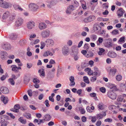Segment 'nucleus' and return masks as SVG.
<instances>
[{"label": "nucleus", "mask_w": 126, "mask_h": 126, "mask_svg": "<svg viewBox=\"0 0 126 126\" xmlns=\"http://www.w3.org/2000/svg\"><path fill=\"white\" fill-rule=\"evenodd\" d=\"M2 47L6 50H8L11 48V47L10 44L8 43H3L1 45Z\"/></svg>", "instance_id": "obj_7"}, {"label": "nucleus", "mask_w": 126, "mask_h": 126, "mask_svg": "<svg viewBox=\"0 0 126 126\" xmlns=\"http://www.w3.org/2000/svg\"><path fill=\"white\" fill-rule=\"evenodd\" d=\"M24 116L27 118H30L31 117V115L29 113H25L24 115Z\"/></svg>", "instance_id": "obj_48"}, {"label": "nucleus", "mask_w": 126, "mask_h": 126, "mask_svg": "<svg viewBox=\"0 0 126 126\" xmlns=\"http://www.w3.org/2000/svg\"><path fill=\"white\" fill-rule=\"evenodd\" d=\"M116 69L114 68H112L110 70V72L111 74L113 75H114L115 74Z\"/></svg>", "instance_id": "obj_33"}, {"label": "nucleus", "mask_w": 126, "mask_h": 126, "mask_svg": "<svg viewBox=\"0 0 126 126\" xmlns=\"http://www.w3.org/2000/svg\"><path fill=\"white\" fill-rule=\"evenodd\" d=\"M33 82L35 83H39V80L36 78H34L33 79Z\"/></svg>", "instance_id": "obj_45"}, {"label": "nucleus", "mask_w": 126, "mask_h": 126, "mask_svg": "<svg viewBox=\"0 0 126 126\" xmlns=\"http://www.w3.org/2000/svg\"><path fill=\"white\" fill-rule=\"evenodd\" d=\"M51 116L49 114H46L44 116V120H45L47 121H49L51 118Z\"/></svg>", "instance_id": "obj_28"}, {"label": "nucleus", "mask_w": 126, "mask_h": 126, "mask_svg": "<svg viewBox=\"0 0 126 126\" xmlns=\"http://www.w3.org/2000/svg\"><path fill=\"white\" fill-rule=\"evenodd\" d=\"M101 28L99 27L98 24L96 23L93 26V30L95 31H96L99 30L101 29Z\"/></svg>", "instance_id": "obj_21"}, {"label": "nucleus", "mask_w": 126, "mask_h": 126, "mask_svg": "<svg viewBox=\"0 0 126 126\" xmlns=\"http://www.w3.org/2000/svg\"><path fill=\"white\" fill-rule=\"evenodd\" d=\"M23 22V20L21 18H19L16 22L15 25L17 26H19L21 25Z\"/></svg>", "instance_id": "obj_13"}, {"label": "nucleus", "mask_w": 126, "mask_h": 126, "mask_svg": "<svg viewBox=\"0 0 126 126\" xmlns=\"http://www.w3.org/2000/svg\"><path fill=\"white\" fill-rule=\"evenodd\" d=\"M69 51V49L66 45L64 46L62 48V52L64 56L68 55Z\"/></svg>", "instance_id": "obj_3"}, {"label": "nucleus", "mask_w": 126, "mask_h": 126, "mask_svg": "<svg viewBox=\"0 0 126 126\" xmlns=\"http://www.w3.org/2000/svg\"><path fill=\"white\" fill-rule=\"evenodd\" d=\"M100 90L102 93H104L106 91V89L104 87H102L100 88Z\"/></svg>", "instance_id": "obj_49"}, {"label": "nucleus", "mask_w": 126, "mask_h": 126, "mask_svg": "<svg viewBox=\"0 0 126 126\" xmlns=\"http://www.w3.org/2000/svg\"><path fill=\"white\" fill-rule=\"evenodd\" d=\"M20 43L21 45L23 46L26 43V41L25 39H22L20 41Z\"/></svg>", "instance_id": "obj_43"}, {"label": "nucleus", "mask_w": 126, "mask_h": 126, "mask_svg": "<svg viewBox=\"0 0 126 126\" xmlns=\"http://www.w3.org/2000/svg\"><path fill=\"white\" fill-rule=\"evenodd\" d=\"M108 56L110 57L114 58L117 56L116 53L113 52H109L108 54Z\"/></svg>", "instance_id": "obj_17"}, {"label": "nucleus", "mask_w": 126, "mask_h": 126, "mask_svg": "<svg viewBox=\"0 0 126 126\" xmlns=\"http://www.w3.org/2000/svg\"><path fill=\"white\" fill-rule=\"evenodd\" d=\"M14 80L12 79H11L9 78L8 79V81L12 85H14L15 84V82L14 81Z\"/></svg>", "instance_id": "obj_39"}, {"label": "nucleus", "mask_w": 126, "mask_h": 126, "mask_svg": "<svg viewBox=\"0 0 126 126\" xmlns=\"http://www.w3.org/2000/svg\"><path fill=\"white\" fill-rule=\"evenodd\" d=\"M17 37V34L14 33H12L10 36V38L12 40H15L16 39Z\"/></svg>", "instance_id": "obj_24"}, {"label": "nucleus", "mask_w": 126, "mask_h": 126, "mask_svg": "<svg viewBox=\"0 0 126 126\" xmlns=\"http://www.w3.org/2000/svg\"><path fill=\"white\" fill-rule=\"evenodd\" d=\"M108 42L107 43L105 44V46L107 47H112V43L111 40L109 39L108 40Z\"/></svg>", "instance_id": "obj_25"}, {"label": "nucleus", "mask_w": 126, "mask_h": 126, "mask_svg": "<svg viewBox=\"0 0 126 126\" xmlns=\"http://www.w3.org/2000/svg\"><path fill=\"white\" fill-rule=\"evenodd\" d=\"M96 80V77H91V78L90 80L92 82H94Z\"/></svg>", "instance_id": "obj_59"}, {"label": "nucleus", "mask_w": 126, "mask_h": 126, "mask_svg": "<svg viewBox=\"0 0 126 126\" xmlns=\"http://www.w3.org/2000/svg\"><path fill=\"white\" fill-rule=\"evenodd\" d=\"M50 34V32L48 30L43 31L41 32V36L43 38H46L48 37Z\"/></svg>", "instance_id": "obj_1"}, {"label": "nucleus", "mask_w": 126, "mask_h": 126, "mask_svg": "<svg viewBox=\"0 0 126 126\" xmlns=\"http://www.w3.org/2000/svg\"><path fill=\"white\" fill-rule=\"evenodd\" d=\"M98 108L100 110H102L103 109V105L102 104H99L98 105Z\"/></svg>", "instance_id": "obj_50"}, {"label": "nucleus", "mask_w": 126, "mask_h": 126, "mask_svg": "<svg viewBox=\"0 0 126 126\" xmlns=\"http://www.w3.org/2000/svg\"><path fill=\"white\" fill-rule=\"evenodd\" d=\"M90 22L92 21L95 19V17L94 16H90L88 17Z\"/></svg>", "instance_id": "obj_34"}, {"label": "nucleus", "mask_w": 126, "mask_h": 126, "mask_svg": "<svg viewBox=\"0 0 126 126\" xmlns=\"http://www.w3.org/2000/svg\"><path fill=\"white\" fill-rule=\"evenodd\" d=\"M8 116L6 115H3L0 116V122L2 123L5 120L8 119Z\"/></svg>", "instance_id": "obj_18"}, {"label": "nucleus", "mask_w": 126, "mask_h": 126, "mask_svg": "<svg viewBox=\"0 0 126 126\" xmlns=\"http://www.w3.org/2000/svg\"><path fill=\"white\" fill-rule=\"evenodd\" d=\"M118 16H121L123 15L124 11L121 8H120L118 11Z\"/></svg>", "instance_id": "obj_23"}, {"label": "nucleus", "mask_w": 126, "mask_h": 126, "mask_svg": "<svg viewBox=\"0 0 126 126\" xmlns=\"http://www.w3.org/2000/svg\"><path fill=\"white\" fill-rule=\"evenodd\" d=\"M91 38L93 41H95L97 39V37L96 35L93 34L91 36Z\"/></svg>", "instance_id": "obj_47"}, {"label": "nucleus", "mask_w": 126, "mask_h": 126, "mask_svg": "<svg viewBox=\"0 0 126 126\" xmlns=\"http://www.w3.org/2000/svg\"><path fill=\"white\" fill-rule=\"evenodd\" d=\"M38 72L40 73V76H45V72L44 69H41L39 70Z\"/></svg>", "instance_id": "obj_29"}, {"label": "nucleus", "mask_w": 126, "mask_h": 126, "mask_svg": "<svg viewBox=\"0 0 126 126\" xmlns=\"http://www.w3.org/2000/svg\"><path fill=\"white\" fill-rule=\"evenodd\" d=\"M83 42L82 41H80L78 44V47H80L82 46Z\"/></svg>", "instance_id": "obj_61"}, {"label": "nucleus", "mask_w": 126, "mask_h": 126, "mask_svg": "<svg viewBox=\"0 0 126 126\" xmlns=\"http://www.w3.org/2000/svg\"><path fill=\"white\" fill-rule=\"evenodd\" d=\"M57 2V0H53L50 2V3L51 6H53L55 5Z\"/></svg>", "instance_id": "obj_36"}, {"label": "nucleus", "mask_w": 126, "mask_h": 126, "mask_svg": "<svg viewBox=\"0 0 126 126\" xmlns=\"http://www.w3.org/2000/svg\"><path fill=\"white\" fill-rule=\"evenodd\" d=\"M101 124V122L100 121H97L96 124V125L97 126H100Z\"/></svg>", "instance_id": "obj_58"}, {"label": "nucleus", "mask_w": 126, "mask_h": 126, "mask_svg": "<svg viewBox=\"0 0 126 126\" xmlns=\"http://www.w3.org/2000/svg\"><path fill=\"white\" fill-rule=\"evenodd\" d=\"M112 120L110 118H107L104 120L105 122H112Z\"/></svg>", "instance_id": "obj_51"}, {"label": "nucleus", "mask_w": 126, "mask_h": 126, "mask_svg": "<svg viewBox=\"0 0 126 126\" xmlns=\"http://www.w3.org/2000/svg\"><path fill=\"white\" fill-rule=\"evenodd\" d=\"M89 44H85L84 48V49L87 50L89 48V47L88 46Z\"/></svg>", "instance_id": "obj_52"}, {"label": "nucleus", "mask_w": 126, "mask_h": 126, "mask_svg": "<svg viewBox=\"0 0 126 126\" xmlns=\"http://www.w3.org/2000/svg\"><path fill=\"white\" fill-rule=\"evenodd\" d=\"M45 105L47 107H49V101L47 100H46L45 101Z\"/></svg>", "instance_id": "obj_62"}, {"label": "nucleus", "mask_w": 126, "mask_h": 126, "mask_svg": "<svg viewBox=\"0 0 126 126\" xmlns=\"http://www.w3.org/2000/svg\"><path fill=\"white\" fill-rule=\"evenodd\" d=\"M74 7L72 5H70L67 8L66 11V13L67 14H70L72 11L74 9Z\"/></svg>", "instance_id": "obj_9"}, {"label": "nucleus", "mask_w": 126, "mask_h": 126, "mask_svg": "<svg viewBox=\"0 0 126 126\" xmlns=\"http://www.w3.org/2000/svg\"><path fill=\"white\" fill-rule=\"evenodd\" d=\"M1 101H2L4 104H6L8 102V98L1 96L0 97Z\"/></svg>", "instance_id": "obj_20"}, {"label": "nucleus", "mask_w": 126, "mask_h": 126, "mask_svg": "<svg viewBox=\"0 0 126 126\" xmlns=\"http://www.w3.org/2000/svg\"><path fill=\"white\" fill-rule=\"evenodd\" d=\"M107 95L109 98L113 100H115L117 97L115 93L112 91H109L107 93Z\"/></svg>", "instance_id": "obj_2"}, {"label": "nucleus", "mask_w": 126, "mask_h": 126, "mask_svg": "<svg viewBox=\"0 0 126 126\" xmlns=\"http://www.w3.org/2000/svg\"><path fill=\"white\" fill-rule=\"evenodd\" d=\"M125 39V37H121L119 39V40L118 41V42H124V39Z\"/></svg>", "instance_id": "obj_54"}, {"label": "nucleus", "mask_w": 126, "mask_h": 126, "mask_svg": "<svg viewBox=\"0 0 126 126\" xmlns=\"http://www.w3.org/2000/svg\"><path fill=\"white\" fill-rule=\"evenodd\" d=\"M84 81L87 83H89V81L88 77L86 76H84L83 77Z\"/></svg>", "instance_id": "obj_42"}, {"label": "nucleus", "mask_w": 126, "mask_h": 126, "mask_svg": "<svg viewBox=\"0 0 126 126\" xmlns=\"http://www.w3.org/2000/svg\"><path fill=\"white\" fill-rule=\"evenodd\" d=\"M39 29L41 30L45 29L47 27V25L44 23L41 22L39 23L38 25Z\"/></svg>", "instance_id": "obj_11"}, {"label": "nucleus", "mask_w": 126, "mask_h": 126, "mask_svg": "<svg viewBox=\"0 0 126 126\" xmlns=\"http://www.w3.org/2000/svg\"><path fill=\"white\" fill-rule=\"evenodd\" d=\"M96 118L98 120H100L103 118L102 115L100 114H98L96 115Z\"/></svg>", "instance_id": "obj_40"}, {"label": "nucleus", "mask_w": 126, "mask_h": 126, "mask_svg": "<svg viewBox=\"0 0 126 126\" xmlns=\"http://www.w3.org/2000/svg\"><path fill=\"white\" fill-rule=\"evenodd\" d=\"M28 94L30 96H31L32 95V91L31 90H30L28 91Z\"/></svg>", "instance_id": "obj_56"}, {"label": "nucleus", "mask_w": 126, "mask_h": 126, "mask_svg": "<svg viewBox=\"0 0 126 126\" xmlns=\"http://www.w3.org/2000/svg\"><path fill=\"white\" fill-rule=\"evenodd\" d=\"M93 75L96 76L97 77L99 76L100 75V72H93Z\"/></svg>", "instance_id": "obj_46"}, {"label": "nucleus", "mask_w": 126, "mask_h": 126, "mask_svg": "<svg viewBox=\"0 0 126 126\" xmlns=\"http://www.w3.org/2000/svg\"><path fill=\"white\" fill-rule=\"evenodd\" d=\"M54 73L50 71L47 75V78L48 80L54 77Z\"/></svg>", "instance_id": "obj_15"}, {"label": "nucleus", "mask_w": 126, "mask_h": 126, "mask_svg": "<svg viewBox=\"0 0 126 126\" xmlns=\"http://www.w3.org/2000/svg\"><path fill=\"white\" fill-rule=\"evenodd\" d=\"M83 21L85 23H87L90 22L88 17L84 18L83 20Z\"/></svg>", "instance_id": "obj_64"}, {"label": "nucleus", "mask_w": 126, "mask_h": 126, "mask_svg": "<svg viewBox=\"0 0 126 126\" xmlns=\"http://www.w3.org/2000/svg\"><path fill=\"white\" fill-rule=\"evenodd\" d=\"M35 24V23L33 21H30L27 23V27L29 29H32L34 27Z\"/></svg>", "instance_id": "obj_5"}, {"label": "nucleus", "mask_w": 126, "mask_h": 126, "mask_svg": "<svg viewBox=\"0 0 126 126\" xmlns=\"http://www.w3.org/2000/svg\"><path fill=\"white\" fill-rule=\"evenodd\" d=\"M20 108L19 105L16 104L14 106V109H12L11 110L15 112H19L18 110Z\"/></svg>", "instance_id": "obj_10"}, {"label": "nucleus", "mask_w": 126, "mask_h": 126, "mask_svg": "<svg viewBox=\"0 0 126 126\" xmlns=\"http://www.w3.org/2000/svg\"><path fill=\"white\" fill-rule=\"evenodd\" d=\"M3 0H0V6L4 8H8L9 6L8 3L5 2H4Z\"/></svg>", "instance_id": "obj_4"}, {"label": "nucleus", "mask_w": 126, "mask_h": 126, "mask_svg": "<svg viewBox=\"0 0 126 126\" xmlns=\"http://www.w3.org/2000/svg\"><path fill=\"white\" fill-rule=\"evenodd\" d=\"M78 51L77 49H75L74 50H73L72 52V55L73 56L74 59L75 61L79 59V57L78 55Z\"/></svg>", "instance_id": "obj_6"}, {"label": "nucleus", "mask_w": 126, "mask_h": 126, "mask_svg": "<svg viewBox=\"0 0 126 126\" xmlns=\"http://www.w3.org/2000/svg\"><path fill=\"white\" fill-rule=\"evenodd\" d=\"M96 118L95 116H93L92 117L91 121L93 122H95L96 120Z\"/></svg>", "instance_id": "obj_55"}, {"label": "nucleus", "mask_w": 126, "mask_h": 126, "mask_svg": "<svg viewBox=\"0 0 126 126\" xmlns=\"http://www.w3.org/2000/svg\"><path fill=\"white\" fill-rule=\"evenodd\" d=\"M86 109L87 111L88 112H92V111L91 109V107H86Z\"/></svg>", "instance_id": "obj_53"}, {"label": "nucleus", "mask_w": 126, "mask_h": 126, "mask_svg": "<svg viewBox=\"0 0 126 126\" xmlns=\"http://www.w3.org/2000/svg\"><path fill=\"white\" fill-rule=\"evenodd\" d=\"M94 55V54L92 51H90L85 56L87 58H90L92 57Z\"/></svg>", "instance_id": "obj_32"}, {"label": "nucleus", "mask_w": 126, "mask_h": 126, "mask_svg": "<svg viewBox=\"0 0 126 126\" xmlns=\"http://www.w3.org/2000/svg\"><path fill=\"white\" fill-rule=\"evenodd\" d=\"M82 92V90L81 89H79L78 90V91H77V93L79 95H80L81 94Z\"/></svg>", "instance_id": "obj_60"}, {"label": "nucleus", "mask_w": 126, "mask_h": 126, "mask_svg": "<svg viewBox=\"0 0 126 126\" xmlns=\"http://www.w3.org/2000/svg\"><path fill=\"white\" fill-rule=\"evenodd\" d=\"M112 34L113 35H116L119 34V31L118 30L115 29L113 31L111 32Z\"/></svg>", "instance_id": "obj_38"}, {"label": "nucleus", "mask_w": 126, "mask_h": 126, "mask_svg": "<svg viewBox=\"0 0 126 126\" xmlns=\"http://www.w3.org/2000/svg\"><path fill=\"white\" fill-rule=\"evenodd\" d=\"M117 80L118 81H120L122 79V76L120 75H118L116 77Z\"/></svg>", "instance_id": "obj_37"}, {"label": "nucleus", "mask_w": 126, "mask_h": 126, "mask_svg": "<svg viewBox=\"0 0 126 126\" xmlns=\"http://www.w3.org/2000/svg\"><path fill=\"white\" fill-rule=\"evenodd\" d=\"M8 123V122L6 120H5L1 123V126H6Z\"/></svg>", "instance_id": "obj_35"}, {"label": "nucleus", "mask_w": 126, "mask_h": 126, "mask_svg": "<svg viewBox=\"0 0 126 126\" xmlns=\"http://www.w3.org/2000/svg\"><path fill=\"white\" fill-rule=\"evenodd\" d=\"M12 70L15 72H19V70L21 68L20 67H17L16 65H12L11 66Z\"/></svg>", "instance_id": "obj_8"}, {"label": "nucleus", "mask_w": 126, "mask_h": 126, "mask_svg": "<svg viewBox=\"0 0 126 126\" xmlns=\"http://www.w3.org/2000/svg\"><path fill=\"white\" fill-rule=\"evenodd\" d=\"M81 113L82 114H84L85 113V111L83 108H81L80 109Z\"/></svg>", "instance_id": "obj_57"}, {"label": "nucleus", "mask_w": 126, "mask_h": 126, "mask_svg": "<svg viewBox=\"0 0 126 126\" xmlns=\"http://www.w3.org/2000/svg\"><path fill=\"white\" fill-rule=\"evenodd\" d=\"M45 43L43 42H41V43L40 48L41 49H43L45 47Z\"/></svg>", "instance_id": "obj_44"}, {"label": "nucleus", "mask_w": 126, "mask_h": 126, "mask_svg": "<svg viewBox=\"0 0 126 126\" xmlns=\"http://www.w3.org/2000/svg\"><path fill=\"white\" fill-rule=\"evenodd\" d=\"M18 120L20 121L21 123L25 124L26 123V120H24L23 119L22 117H20L19 119Z\"/></svg>", "instance_id": "obj_41"}, {"label": "nucleus", "mask_w": 126, "mask_h": 126, "mask_svg": "<svg viewBox=\"0 0 126 126\" xmlns=\"http://www.w3.org/2000/svg\"><path fill=\"white\" fill-rule=\"evenodd\" d=\"M45 42L47 45L49 46H52L54 44V41L51 39H47L46 40Z\"/></svg>", "instance_id": "obj_12"}, {"label": "nucleus", "mask_w": 126, "mask_h": 126, "mask_svg": "<svg viewBox=\"0 0 126 126\" xmlns=\"http://www.w3.org/2000/svg\"><path fill=\"white\" fill-rule=\"evenodd\" d=\"M8 56V54L5 51L2 52V55L1 56V58L3 60L6 59Z\"/></svg>", "instance_id": "obj_27"}, {"label": "nucleus", "mask_w": 126, "mask_h": 126, "mask_svg": "<svg viewBox=\"0 0 126 126\" xmlns=\"http://www.w3.org/2000/svg\"><path fill=\"white\" fill-rule=\"evenodd\" d=\"M103 39L101 37H99L98 40V41L100 43H102L103 42Z\"/></svg>", "instance_id": "obj_63"}, {"label": "nucleus", "mask_w": 126, "mask_h": 126, "mask_svg": "<svg viewBox=\"0 0 126 126\" xmlns=\"http://www.w3.org/2000/svg\"><path fill=\"white\" fill-rule=\"evenodd\" d=\"M70 80L71 82L70 84L69 85L70 86H74L75 85V83L74 81V77L71 76L70 77Z\"/></svg>", "instance_id": "obj_26"}, {"label": "nucleus", "mask_w": 126, "mask_h": 126, "mask_svg": "<svg viewBox=\"0 0 126 126\" xmlns=\"http://www.w3.org/2000/svg\"><path fill=\"white\" fill-rule=\"evenodd\" d=\"M0 90L4 94H6L9 93V90L6 87H2L0 88Z\"/></svg>", "instance_id": "obj_14"}, {"label": "nucleus", "mask_w": 126, "mask_h": 126, "mask_svg": "<svg viewBox=\"0 0 126 126\" xmlns=\"http://www.w3.org/2000/svg\"><path fill=\"white\" fill-rule=\"evenodd\" d=\"M105 49L102 48H99V51L98 52V54L99 55H104L105 54L104 53Z\"/></svg>", "instance_id": "obj_22"}, {"label": "nucleus", "mask_w": 126, "mask_h": 126, "mask_svg": "<svg viewBox=\"0 0 126 126\" xmlns=\"http://www.w3.org/2000/svg\"><path fill=\"white\" fill-rule=\"evenodd\" d=\"M108 85V86L110 89H113V90H114L115 91L117 90V87L115 84L110 83H109Z\"/></svg>", "instance_id": "obj_16"}, {"label": "nucleus", "mask_w": 126, "mask_h": 126, "mask_svg": "<svg viewBox=\"0 0 126 126\" xmlns=\"http://www.w3.org/2000/svg\"><path fill=\"white\" fill-rule=\"evenodd\" d=\"M10 14L8 11L5 12L3 15L2 18L3 19H6L10 16Z\"/></svg>", "instance_id": "obj_19"}, {"label": "nucleus", "mask_w": 126, "mask_h": 126, "mask_svg": "<svg viewBox=\"0 0 126 126\" xmlns=\"http://www.w3.org/2000/svg\"><path fill=\"white\" fill-rule=\"evenodd\" d=\"M14 9L16 10L18 9L19 10L21 11H22L23 10V9L20 6L18 5H14Z\"/></svg>", "instance_id": "obj_31"}, {"label": "nucleus", "mask_w": 126, "mask_h": 126, "mask_svg": "<svg viewBox=\"0 0 126 126\" xmlns=\"http://www.w3.org/2000/svg\"><path fill=\"white\" fill-rule=\"evenodd\" d=\"M32 6L33 7V11H34L38 9V7L36 4H34V3H32L30 4V7H31V6Z\"/></svg>", "instance_id": "obj_30"}]
</instances>
